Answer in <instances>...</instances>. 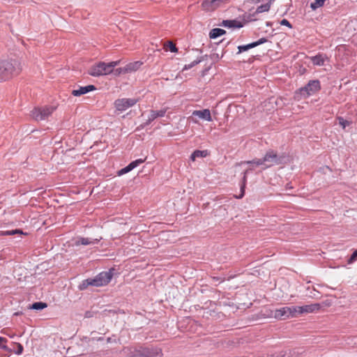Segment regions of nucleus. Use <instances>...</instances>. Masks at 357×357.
<instances>
[{
  "label": "nucleus",
  "mask_w": 357,
  "mask_h": 357,
  "mask_svg": "<svg viewBox=\"0 0 357 357\" xmlns=\"http://www.w3.org/2000/svg\"><path fill=\"white\" fill-rule=\"evenodd\" d=\"M21 70L20 63L16 60L0 61V82L11 79L19 75Z\"/></svg>",
  "instance_id": "1"
},
{
  "label": "nucleus",
  "mask_w": 357,
  "mask_h": 357,
  "mask_svg": "<svg viewBox=\"0 0 357 357\" xmlns=\"http://www.w3.org/2000/svg\"><path fill=\"white\" fill-rule=\"evenodd\" d=\"M120 61L105 63L99 61L93 64L88 70V74L92 77H100L110 75Z\"/></svg>",
  "instance_id": "2"
},
{
  "label": "nucleus",
  "mask_w": 357,
  "mask_h": 357,
  "mask_svg": "<svg viewBox=\"0 0 357 357\" xmlns=\"http://www.w3.org/2000/svg\"><path fill=\"white\" fill-rule=\"evenodd\" d=\"M113 273L112 271L102 272L94 278H89L83 280L79 285V289H86L89 286L102 287L107 285L112 280Z\"/></svg>",
  "instance_id": "3"
},
{
  "label": "nucleus",
  "mask_w": 357,
  "mask_h": 357,
  "mask_svg": "<svg viewBox=\"0 0 357 357\" xmlns=\"http://www.w3.org/2000/svg\"><path fill=\"white\" fill-rule=\"evenodd\" d=\"M56 109V107L52 105L35 107L31 112V116L37 121H43L50 116Z\"/></svg>",
  "instance_id": "4"
},
{
  "label": "nucleus",
  "mask_w": 357,
  "mask_h": 357,
  "mask_svg": "<svg viewBox=\"0 0 357 357\" xmlns=\"http://www.w3.org/2000/svg\"><path fill=\"white\" fill-rule=\"evenodd\" d=\"M123 354L126 357H152L153 354L149 349L142 348L137 349L135 347H126L123 349Z\"/></svg>",
  "instance_id": "5"
},
{
  "label": "nucleus",
  "mask_w": 357,
  "mask_h": 357,
  "mask_svg": "<svg viewBox=\"0 0 357 357\" xmlns=\"http://www.w3.org/2000/svg\"><path fill=\"white\" fill-rule=\"evenodd\" d=\"M321 89L320 82L317 79L311 80L308 84L300 89V93L304 97H308L318 92Z\"/></svg>",
  "instance_id": "6"
},
{
  "label": "nucleus",
  "mask_w": 357,
  "mask_h": 357,
  "mask_svg": "<svg viewBox=\"0 0 357 357\" xmlns=\"http://www.w3.org/2000/svg\"><path fill=\"white\" fill-rule=\"evenodd\" d=\"M137 102V100L135 98H121L115 100L114 106L118 111L123 112L134 106Z\"/></svg>",
  "instance_id": "7"
},
{
  "label": "nucleus",
  "mask_w": 357,
  "mask_h": 357,
  "mask_svg": "<svg viewBox=\"0 0 357 357\" xmlns=\"http://www.w3.org/2000/svg\"><path fill=\"white\" fill-rule=\"evenodd\" d=\"M268 317H273L279 320H285L290 318V310L289 307H283L275 310H271L268 314Z\"/></svg>",
  "instance_id": "8"
},
{
  "label": "nucleus",
  "mask_w": 357,
  "mask_h": 357,
  "mask_svg": "<svg viewBox=\"0 0 357 357\" xmlns=\"http://www.w3.org/2000/svg\"><path fill=\"white\" fill-rule=\"evenodd\" d=\"M229 0H204L202 8L205 11H213L218 7L227 3Z\"/></svg>",
  "instance_id": "9"
},
{
  "label": "nucleus",
  "mask_w": 357,
  "mask_h": 357,
  "mask_svg": "<svg viewBox=\"0 0 357 357\" xmlns=\"http://www.w3.org/2000/svg\"><path fill=\"white\" fill-rule=\"evenodd\" d=\"M194 116H197L200 119L209 122L213 121L211 111L208 109H204L202 110H194L192 112L191 116L192 121L194 123H197L198 121L194 119Z\"/></svg>",
  "instance_id": "10"
},
{
  "label": "nucleus",
  "mask_w": 357,
  "mask_h": 357,
  "mask_svg": "<svg viewBox=\"0 0 357 357\" xmlns=\"http://www.w3.org/2000/svg\"><path fill=\"white\" fill-rule=\"evenodd\" d=\"M262 161L265 168L269 167L278 163V155L273 151H268L262 158Z\"/></svg>",
  "instance_id": "11"
},
{
  "label": "nucleus",
  "mask_w": 357,
  "mask_h": 357,
  "mask_svg": "<svg viewBox=\"0 0 357 357\" xmlns=\"http://www.w3.org/2000/svg\"><path fill=\"white\" fill-rule=\"evenodd\" d=\"M146 158H145L144 159L139 158L135 161L131 162L128 166H126V167L119 170L118 172V175L121 176V175H123L124 174H126V173L130 172L131 170H132L133 169L137 167L138 165L146 161Z\"/></svg>",
  "instance_id": "12"
},
{
  "label": "nucleus",
  "mask_w": 357,
  "mask_h": 357,
  "mask_svg": "<svg viewBox=\"0 0 357 357\" xmlns=\"http://www.w3.org/2000/svg\"><path fill=\"white\" fill-rule=\"evenodd\" d=\"M146 158H145L144 159L139 158L135 161L131 162L128 166H126V167L119 170L118 172V175L121 176V175H123L124 174H126V173L130 172L131 170H132L133 169L137 167L138 165L146 161Z\"/></svg>",
  "instance_id": "13"
},
{
  "label": "nucleus",
  "mask_w": 357,
  "mask_h": 357,
  "mask_svg": "<svg viewBox=\"0 0 357 357\" xmlns=\"http://www.w3.org/2000/svg\"><path fill=\"white\" fill-rule=\"evenodd\" d=\"M96 90V87L94 85H88L86 86H80L78 89L73 90L72 91V94L74 96H80L85 93H87L90 91H93Z\"/></svg>",
  "instance_id": "14"
},
{
  "label": "nucleus",
  "mask_w": 357,
  "mask_h": 357,
  "mask_svg": "<svg viewBox=\"0 0 357 357\" xmlns=\"http://www.w3.org/2000/svg\"><path fill=\"white\" fill-rule=\"evenodd\" d=\"M301 307V314L316 312H318L321 308V305L319 303H312L310 305H306Z\"/></svg>",
  "instance_id": "15"
},
{
  "label": "nucleus",
  "mask_w": 357,
  "mask_h": 357,
  "mask_svg": "<svg viewBox=\"0 0 357 357\" xmlns=\"http://www.w3.org/2000/svg\"><path fill=\"white\" fill-rule=\"evenodd\" d=\"M142 65L141 61H135L127 64L122 70L124 73H130L137 70Z\"/></svg>",
  "instance_id": "16"
},
{
  "label": "nucleus",
  "mask_w": 357,
  "mask_h": 357,
  "mask_svg": "<svg viewBox=\"0 0 357 357\" xmlns=\"http://www.w3.org/2000/svg\"><path fill=\"white\" fill-rule=\"evenodd\" d=\"M326 56L324 54H319L314 56L310 57V60L315 66H323L324 64Z\"/></svg>",
  "instance_id": "17"
},
{
  "label": "nucleus",
  "mask_w": 357,
  "mask_h": 357,
  "mask_svg": "<svg viewBox=\"0 0 357 357\" xmlns=\"http://www.w3.org/2000/svg\"><path fill=\"white\" fill-rule=\"evenodd\" d=\"M167 110L166 109H161L159 111L155 110H151L150 112V114L149 116L148 121L150 123L155 120L158 117H162L165 116Z\"/></svg>",
  "instance_id": "18"
},
{
  "label": "nucleus",
  "mask_w": 357,
  "mask_h": 357,
  "mask_svg": "<svg viewBox=\"0 0 357 357\" xmlns=\"http://www.w3.org/2000/svg\"><path fill=\"white\" fill-rule=\"evenodd\" d=\"M208 155V152L207 150H204V151L196 150L192 153V155L190 156V159H191V160L195 161L197 158H205Z\"/></svg>",
  "instance_id": "19"
},
{
  "label": "nucleus",
  "mask_w": 357,
  "mask_h": 357,
  "mask_svg": "<svg viewBox=\"0 0 357 357\" xmlns=\"http://www.w3.org/2000/svg\"><path fill=\"white\" fill-rule=\"evenodd\" d=\"M226 31L224 29L215 28L213 29L209 33V37L211 38H216L219 36L224 35Z\"/></svg>",
  "instance_id": "20"
},
{
  "label": "nucleus",
  "mask_w": 357,
  "mask_h": 357,
  "mask_svg": "<svg viewBox=\"0 0 357 357\" xmlns=\"http://www.w3.org/2000/svg\"><path fill=\"white\" fill-rule=\"evenodd\" d=\"M275 0H270L268 3L258 6V8L256 10V13H261L268 11L271 4Z\"/></svg>",
  "instance_id": "21"
},
{
  "label": "nucleus",
  "mask_w": 357,
  "mask_h": 357,
  "mask_svg": "<svg viewBox=\"0 0 357 357\" xmlns=\"http://www.w3.org/2000/svg\"><path fill=\"white\" fill-rule=\"evenodd\" d=\"M223 25L227 27H242V24L236 20H225L223 21Z\"/></svg>",
  "instance_id": "22"
},
{
  "label": "nucleus",
  "mask_w": 357,
  "mask_h": 357,
  "mask_svg": "<svg viewBox=\"0 0 357 357\" xmlns=\"http://www.w3.org/2000/svg\"><path fill=\"white\" fill-rule=\"evenodd\" d=\"M248 169H247V170H245L244 172L243 181H242V185H241V195L239 196L236 197V198H238V199H241V198H242L244 196L245 188L246 181H247V174H248Z\"/></svg>",
  "instance_id": "23"
},
{
  "label": "nucleus",
  "mask_w": 357,
  "mask_h": 357,
  "mask_svg": "<svg viewBox=\"0 0 357 357\" xmlns=\"http://www.w3.org/2000/svg\"><path fill=\"white\" fill-rule=\"evenodd\" d=\"M290 310V318L296 317L298 314H301V306H291L289 307Z\"/></svg>",
  "instance_id": "24"
},
{
  "label": "nucleus",
  "mask_w": 357,
  "mask_h": 357,
  "mask_svg": "<svg viewBox=\"0 0 357 357\" xmlns=\"http://www.w3.org/2000/svg\"><path fill=\"white\" fill-rule=\"evenodd\" d=\"M23 231L21 229H13L8 230L1 232V235L3 236H12L15 234H23Z\"/></svg>",
  "instance_id": "25"
},
{
  "label": "nucleus",
  "mask_w": 357,
  "mask_h": 357,
  "mask_svg": "<svg viewBox=\"0 0 357 357\" xmlns=\"http://www.w3.org/2000/svg\"><path fill=\"white\" fill-rule=\"evenodd\" d=\"M47 307V304L43 302H36L31 306V309L33 310H42Z\"/></svg>",
  "instance_id": "26"
},
{
  "label": "nucleus",
  "mask_w": 357,
  "mask_h": 357,
  "mask_svg": "<svg viewBox=\"0 0 357 357\" xmlns=\"http://www.w3.org/2000/svg\"><path fill=\"white\" fill-rule=\"evenodd\" d=\"M326 0H314V2L311 3V8L313 10H315L321 6H322Z\"/></svg>",
  "instance_id": "27"
},
{
  "label": "nucleus",
  "mask_w": 357,
  "mask_h": 357,
  "mask_svg": "<svg viewBox=\"0 0 357 357\" xmlns=\"http://www.w3.org/2000/svg\"><path fill=\"white\" fill-rule=\"evenodd\" d=\"M93 242L92 241H90L88 238H80L79 240L77 241L76 245H89L93 243Z\"/></svg>",
  "instance_id": "28"
},
{
  "label": "nucleus",
  "mask_w": 357,
  "mask_h": 357,
  "mask_svg": "<svg viewBox=\"0 0 357 357\" xmlns=\"http://www.w3.org/2000/svg\"><path fill=\"white\" fill-rule=\"evenodd\" d=\"M244 163L250 164L255 167L264 165L262 158L261 159H254L252 161L244 162Z\"/></svg>",
  "instance_id": "29"
},
{
  "label": "nucleus",
  "mask_w": 357,
  "mask_h": 357,
  "mask_svg": "<svg viewBox=\"0 0 357 357\" xmlns=\"http://www.w3.org/2000/svg\"><path fill=\"white\" fill-rule=\"evenodd\" d=\"M167 46L169 47V50H170V52H178V49L176 47V45L173 42L168 41Z\"/></svg>",
  "instance_id": "30"
},
{
  "label": "nucleus",
  "mask_w": 357,
  "mask_h": 357,
  "mask_svg": "<svg viewBox=\"0 0 357 357\" xmlns=\"http://www.w3.org/2000/svg\"><path fill=\"white\" fill-rule=\"evenodd\" d=\"M254 47V45H252V43H250L248 45H242V46H239L238 47V50H239V52H242L243 51H247L251 48H253Z\"/></svg>",
  "instance_id": "31"
},
{
  "label": "nucleus",
  "mask_w": 357,
  "mask_h": 357,
  "mask_svg": "<svg viewBox=\"0 0 357 357\" xmlns=\"http://www.w3.org/2000/svg\"><path fill=\"white\" fill-rule=\"evenodd\" d=\"M7 340L5 337H0V348L7 349Z\"/></svg>",
  "instance_id": "32"
},
{
  "label": "nucleus",
  "mask_w": 357,
  "mask_h": 357,
  "mask_svg": "<svg viewBox=\"0 0 357 357\" xmlns=\"http://www.w3.org/2000/svg\"><path fill=\"white\" fill-rule=\"evenodd\" d=\"M339 123L342 126L344 129L346 128V126L349 125V122L348 121L344 120L342 117L339 118Z\"/></svg>",
  "instance_id": "33"
},
{
  "label": "nucleus",
  "mask_w": 357,
  "mask_h": 357,
  "mask_svg": "<svg viewBox=\"0 0 357 357\" xmlns=\"http://www.w3.org/2000/svg\"><path fill=\"white\" fill-rule=\"evenodd\" d=\"M357 258V250L354 252V253L350 257L349 259L348 260L349 264H352Z\"/></svg>",
  "instance_id": "34"
},
{
  "label": "nucleus",
  "mask_w": 357,
  "mask_h": 357,
  "mask_svg": "<svg viewBox=\"0 0 357 357\" xmlns=\"http://www.w3.org/2000/svg\"><path fill=\"white\" fill-rule=\"evenodd\" d=\"M265 42H266V39L264 38H262L259 39V40L252 43V45H254V47H255L259 45L264 43Z\"/></svg>",
  "instance_id": "35"
},
{
  "label": "nucleus",
  "mask_w": 357,
  "mask_h": 357,
  "mask_svg": "<svg viewBox=\"0 0 357 357\" xmlns=\"http://www.w3.org/2000/svg\"><path fill=\"white\" fill-rule=\"evenodd\" d=\"M280 24H282V25H284V26H288L289 28H291V27H292V26H291V24H290V22H289L287 20H286V19H283V20L281 21Z\"/></svg>",
  "instance_id": "36"
},
{
  "label": "nucleus",
  "mask_w": 357,
  "mask_h": 357,
  "mask_svg": "<svg viewBox=\"0 0 357 357\" xmlns=\"http://www.w3.org/2000/svg\"><path fill=\"white\" fill-rule=\"evenodd\" d=\"M17 351H16V354L20 355L23 352V347L21 344L17 343Z\"/></svg>",
  "instance_id": "37"
},
{
  "label": "nucleus",
  "mask_w": 357,
  "mask_h": 357,
  "mask_svg": "<svg viewBox=\"0 0 357 357\" xmlns=\"http://www.w3.org/2000/svg\"><path fill=\"white\" fill-rule=\"evenodd\" d=\"M197 63H198V62H197V61H194V62H192V63H190V65H185V66H184V68H183V70H188V69H189V68H192V66H195V64H197Z\"/></svg>",
  "instance_id": "38"
},
{
  "label": "nucleus",
  "mask_w": 357,
  "mask_h": 357,
  "mask_svg": "<svg viewBox=\"0 0 357 357\" xmlns=\"http://www.w3.org/2000/svg\"><path fill=\"white\" fill-rule=\"evenodd\" d=\"M197 63H198V62H197V61H194V62H192V63H190V65H185V66H184V68H183V70H188V69H189V68H192V66H195V64H197Z\"/></svg>",
  "instance_id": "39"
},
{
  "label": "nucleus",
  "mask_w": 357,
  "mask_h": 357,
  "mask_svg": "<svg viewBox=\"0 0 357 357\" xmlns=\"http://www.w3.org/2000/svg\"><path fill=\"white\" fill-rule=\"evenodd\" d=\"M121 69H117V71H119V73H121Z\"/></svg>",
  "instance_id": "40"
},
{
  "label": "nucleus",
  "mask_w": 357,
  "mask_h": 357,
  "mask_svg": "<svg viewBox=\"0 0 357 357\" xmlns=\"http://www.w3.org/2000/svg\"><path fill=\"white\" fill-rule=\"evenodd\" d=\"M121 69H117V71H119V73H121Z\"/></svg>",
  "instance_id": "41"
}]
</instances>
